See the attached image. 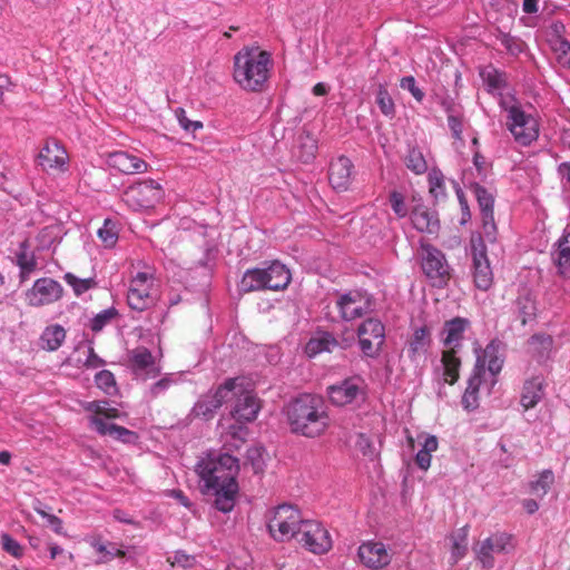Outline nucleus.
<instances>
[{
	"instance_id": "nucleus-1",
	"label": "nucleus",
	"mask_w": 570,
	"mask_h": 570,
	"mask_svg": "<svg viewBox=\"0 0 570 570\" xmlns=\"http://www.w3.org/2000/svg\"><path fill=\"white\" fill-rule=\"evenodd\" d=\"M286 415L291 431L305 438H318L331 425L323 400L312 394H303L291 402Z\"/></svg>"
},
{
	"instance_id": "nucleus-2",
	"label": "nucleus",
	"mask_w": 570,
	"mask_h": 570,
	"mask_svg": "<svg viewBox=\"0 0 570 570\" xmlns=\"http://www.w3.org/2000/svg\"><path fill=\"white\" fill-rule=\"evenodd\" d=\"M273 60L257 46H245L233 58V79L245 91L259 92L268 81Z\"/></svg>"
},
{
	"instance_id": "nucleus-3",
	"label": "nucleus",
	"mask_w": 570,
	"mask_h": 570,
	"mask_svg": "<svg viewBox=\"0 0 570 570\" xmlns=\"http://www.w3.org/2000/svg\"><path fill=\"white\" fill-rule=\"evenodd\" d=\"M238 460L230 454H209L199 460L196 472L203 482V493L223 488L229 483H237Z\"/></svg>"
},
{
	"instance_id": "nucleus-4",
	"label": "nucleus",
	"mask_w": 570,
	"mask_h": 570,
	"mask_svg": "<svg viewBox=\"0 0 570 570\" xmlns=\"http://www.w3.org/2000/svg\"><path fill=\"white\" fill-rule=\"evenodd\" d=\"M500 106L507 111V127L515 141L528 146L539 137L538 120L527 114L513 96L500 98Z\"/></svg>"
},
{
	"instance_id": "nucleus-5",
	"label": "nucleus",
	"mask_w": 570,
	"mask_h": 570,
	"mask_svg": "<svg viewBox=\"0 0 570 570\" xmlns=\"http://www.w3.org/2000/svg\"><path fill=\"white\" fill-rule=\"evenodd\" d=\"M291 273L285 265L273 262L267 268H253L245 272L240 288L249 293L255 291H281L291 283Z\"/></svg>"
},
{
	"instance_id": "nucleus-6",
	"label": "nucleus",
	"mask_w": 570,
	"mask_h": 570,
	"mask_svg": "<svg viewBox=\"0 0 570 570\" xmlns=\"http://www.w3.org/2000/svg\"><path fill=\"white\" fill-rule=\"evenodd\" d=\"M108 405L107 401H91L83 404V410L92 413L90 424L100 435H108L125 443L134 442L137 439L135 432L105 421V419L112 420L120 416L118 409L109 407Z\"/></svg>"
},
{
	"instance_id": "nucleus-7",
	"label": "nucleus",
	"mask_w": 570,
	"mask_h": 570,
	"mask_svg": "<svg viewBox=\"0 0 570 570\" xmlns=\"http://www.w3.org/2000/svg\"><path fill=\"white\" fill-rule=\"evenodd\" d=\"M164 197L161 185L153 179L137 181L129 186L122 200L132 212L151 210Z\"/></svg>"
},
{
	"instance_id": "nucleus-8",
	"label": "nucleus",
	"mask_w": 570,
	"mask_h": 570,
	"mask_svg": "<svg viewBox=\"0 0 570 570\" xmlns=\"http://www.w3.org/2000/svg\"><path fill=\"white\" fill-rule=\"evenodd\" d=\"M303 522L301 512L296 508L282 504L274 510L267 528L274 540L285 542L297 537Z\"/></svg>"
},
{
	"instance_id": "nucleus-9",
	"label": "nucleus",
	"mask_w": 570,
	"mask_h": 570,
	"mask_svg": "<svg viewBox=\"0 0 570 570\" xmlns=\"http://www.w3.org/2000/svg\"><path fill=\"white\" fill-rule=\"evenodd\" d=\"M513 550V537L507 532H495L480 541L474 548V553L484 569H492L495 564V554H508Z\"/></svg>"
},
{
	"instance_id": "nucleus-10",
	"label": "nucleus",
	"mask_w": 570,
	"mask_h": 570,
	"mask_svg": "<svg viewBox=\"0 0 570 570\" xmlns=\"http://www.w3.org/2000/svg\"><path fill=\"white\" fill-rule=\"evenodd\" d=\"M422 269L431 284L439 288L445 287L451 278L444 254L431 245H422Z\"/></svg>"
},
{
	"instance_id": "nucleus-11",
	"label": "nucleus",
	"mask_w": 570,
	"mask_h": 570,
	"mask_svg": "<svg viewBox=\"0 0 570 570\" xmlns=\"http://www.w3.org/2000/svg\"><path fill=\"white\" fill-rule=\"evenodd\" d=\"M472 276L476 288L489 291L493 285V272L481 236L471 238Z\"/></svg>"
},
{
	"instance_id": "nucleus-12",
	"label": "nucleus",
	"mask_w": 570,
	"mask_h": 570,
	"mask_svg": "<svg viewBox=\"0 0 570 570\" xmlns=\"http://www.w3.org/2000/svg\"><path fill=\"white\" fill-rule=\"evenodd\" d=\"M154 277L146 272L137 273L130 281L127 302L131 309L142 312L151 307L156 298L153 293Z\"/></svg>"
},
{
	"instance_id": "nucleus-13",
	"label": "nucleus",
	"mask_w": 570,
	"mask_h": 570,
	"mask_svg": "<svg viewBox=\"0 0 570 570\" xmlns=\"http://www.w3.org/2000/svg\"><path fill=\"white\" fill-rule=\"evenodd\" d=\"M295 539L306 550L315 554L326 553L332 548V539L328 531L314 520H304Z\"/></svg>"
},
{
	"instance_id": "nucleus-14",
	"label": "nucleus",
	"mask_w": 570,
	"mask_h": 570,
	"mask_svg": "<svg viewBox=\"0 0 570 570\" xmlns=\"http://www.w3.org/2000/svg\"><path fill=\"white\" fill-rule=\"evenodd\" d=\"M357 336L362 353L367 357H376L384 344V325L377 318H367L358 326Z\"/></svg>"
},
{
	"instance_id": "nucleus-15",
	"label": "nucleus",
	"mask_w": 570,
	"mask_h": 570,
	"mask_svg": "<svg viewBox=\"0 0 570 570\" xmlns=\"http://www.w3.org/2000/svg\"><path fill=\"white\" fill-rule=\"evenodd\" d=\"M336 307L343 320L353 321L372 312L373 299L367 293L350 291L338 296Z\"/></svg>"
},
{
	"instance_id": "nucleus-16",
	"label": "nucleus",
	"mask_w": 570,
	"mask_h": 570,
	"mask_svg": "<svg viewBox=\"0 0 570 570\" xmlns=\"http://www.w3.org/2000/svg\"><path fill=\"white\" fill-rule=\"evenodd\" d=\"M62 295L63 288L60 283L50 277H42L26 292V302L29 306L41 307L58 302Z\"/></svg>"
},
{
	"instance_id": "nucleus-17",
	"label": "nucleus",
	"mask_w": 570,
	"mask_h": 570,
	"mask_svg": "<svg viewBox=\"0 0 570 570\" xmlns=\"http://www.w3.org/2000/svg\"><path fill=\"white\" fill-rule=\"evenodd\" d=\"M493 386L494 385H490L489 383L484 360H476L462 396L464 407L468 410L475 409L479 405L480 392L485 390V392L490 394Z\"/></svg>"
},
{
	"instance_id": "nucleus-18",
	"label": "nucleus",
	"mask_w": 570,
	"mask_h": 570,
	"mask_svg": "<svg viewBox=\"0 0 570 570\" xmlns=\"http://www.w3.org/2000/svg\"><path fill=\"white\" fill-rule=\"evenodd\" d=\"M357 557L360 562L371 570L384 569L392 561L391 551L379 541L363 542L357 549Z\"/></svg>"
},
{
	"instance_id": "nucleus-19",
	"label": "nucleus",
	"mask_w": 570,
	"mask_h": 570,
	"mask_svg": "<svg viewBox=\"0 0 570 570\" xmlns=\"http://www.w3.org/2000/svg\"><path fill=\"white\" fill-rule=\"evenodd\" d=\"M68 154L55 139L46 141L39 154V165L48 173L63 171L67 168Z\"/></svg>"
},
{
	"instance_id": "nucleus-20",
	"label": "nucleus",
	"mask_w": 570,
	"mask_h": 570,
	"mask_svg": "<svg viewBox=\"0 0 570 570\" xmlns=\"http://www.w3.org/2000/svg\"><path fill=\"white\" fill-rule=\"evenodd\" d=\"M106 164L125 175L144 174L149 169V165L144 159L122 150L108 153Z\"/></svg>"
},
{
	"instance_id": "nucleus-21",
	"label": "nucleus",
	"mask_w": 570,
	"mask_h": 570,
	"mask_svg": "<svg viewBox=\"0 0 570 570\" xmlns=\"http://www.w3.org/2000/svg\"><path fill=\"white\" fill-rule=\"evenodd\" d=\"M365 393L361 384L354 379H347L336 385L327 387V396L333 405L345 406L358 397H364Z\"/></svg>"
},
{
	"instance_id": "nucleus-22",
	"label": "nucleus",
	"mask_w": 570,
	"mask_h": 570,
	"mask_svg": "<svg viewBox=\"0 0 570 570\" xmlns=\"http://www.w3.org/2000/svg\"><path fill=\"white\" fill-rule=\"evenodd\" d=\"M354 165L345 156L333 159L328 167V181L333 189L345 191L348 189L353 179Z\"/></svg>"
},
{
	"instance_id": "nucleus-23",
	"label": "nucleus",
	"mask_w": 570,
	"mask_h": 570,
	"mask_svg": "<svg viewBox=\"0 0 570 570\" xmlns=\"http://www.w3.org/2000/svg\"><path fill=\"white\" fill-rule=\"evenodd\" d=\"M476 360H484V367L489 376L490 385H495L498 382L497 376L502 370L503 358L500 355V343L491 341L481 354L476 356Z\"/></svg>"
},
{
	"instance_id": "nucleus-24",
	"label": "nucleus",
	"mask_w": 570,
	"mask_h": 570,
	"mask_svg": "<svg viewBox=\"0 0 570 570\" xmlns=\"http://www.w3.org/2000/svg\"><path fill=\"white\" fill-rule=\"evenodd\" d=\"M261 410L259 401L250 393H243L236 401L232 411L233 417L240 423L252 422Z\"/></svg>"
},
{
	"instance_id": "nucleus-25",
	"label": "nucleus",
	"mask_w": 570,
	"mask_h": 570,
	"mask_svg": "<svg viewBox=\"0 0 570 570\" xmlns=\"http://www.w3.org/2000/svg\"><path fill=\"white\" fill-rule=\"evenodd\" d=\"M514 305L522 325H525L527 323L533 321L537 317V299L534 294L530 289L522 288L519 292Z\"/></svg>"
},
{
	"instance_id": "nucleus-26",
	"label": "nucleus",
	"mask_w": 570,
	"mask_h": 570,
	"mask_svg": "<svg viewBox=\"0 0 570 570\" xmlns=\"http://www.w3.org/2000/svg\"><path fill=\"white\" fill-rule=\"evenodd\" d=\"M470 322L463 317H454L444 323L443 344L446 348H455L456 351L461 346V342L464 336L465 330L469 327Z\"/></svg>"
},
{
	"instance_id": "nucleus-27",
	"label": "nucleus",
	"mask_w": 570,
	"mask_h": 570,
	"mask_svg": "<svg viewBox=\"0 0 570 570\" xmlns=\"http://www.w3.org/2000/svg\"><path fill=\"white\" fill-rule=\"evenodd\" d=\"M543 380L539 376L524 382L520 403L524 410L533 409L543 397Z\"/></svg>"
},
{
	"instance_id": "nucleus-28",
	"label": "nucleus",
	"mask_w": 570,
	"mask_h": 570,
	"mask_svg": "<svg viewBox=\"0 0 570 570\" xmlns=\"http://www.w3.org/2000/svg\"><path fill=\"white\" fill-rule=\"evenodd\" d=\"M450 550V564H456L468 552V530L461 528L446 537Z\"/></svg>"
},
{
	"instance_id": "nucleus-29",
	"label": "nucleus",
	"mask_w": 570,
	"mask_h": 570,
	"mask_svg": "<svg viewBox=\"0 0 570 570\" xmlns=\"http://www.w3.org/2000/svg\"><path fill=\"white\" fill-rule=\"evenodd\" d=\"M558 272L563 277H570V233L564 234L552 254Z\"/></svg>"
},
{
	"instance_id": "nucleus-30",
	"label": "nucleus",
	"mask_w": 570,
	"mask_h": 570,
	"mask_svg": "<svg viewBox=\"0 0 570 570\" xmlns=\"http://www.w3.org/2000/svg\"><path fill=\"white\" fill-rule=\"evenodd\" d=\"M458 351L453 347L445 348L442 353V365L444 381L450 385L458 382L460 377L461 360L456 356Z\"/></svg>"
},
{
	"instance_id": "nucleus-31",
	"label": "nucleus",
	"mask_w": 570,
	"mask_h": 570,
	"mask_svg": "<svg viewBox=\"0 0 570 570\" xmlns=\"http://www.w3.org/2000/svg\"><path fill=\"white\" fill-rule=\"evenodd\" d=\"M237 492L238 483H229L227 485H223V488L212 490L209 493H213L216 497L215 507L217 510L222 512H229L235 505Z\"/></svg>"
},
{
	"instance_id": "nucleus-32",
	"label": "nucleus",
	"mask_w": 570,
	"mask_h": 570,
	"mask_svg": "<svg viewBox=\"0 0 570 570\" xmlns=\"http://www.w3.org/2000/svg\"><path fill=\"white\" fill-rule=\"evenodd\" d=\"M431 344L430 331L423 326L416 328L409 341L407 352L410 357L414 358L426 353Z\"/></svg>"
},
{
	"instance_id": "nucleus-33",
	"label": "nucleus",
	"mask_w": 570,
	"mask_h": 570,
	"mask_svg": "<svg viewBox=\"0 0 570 570\" xmlns=\"http://www.w3.org/2000/svg\"><path fill=\"white\" fill-rule=\"evenodd\" d=\"M129 362H130L132 370L136 373L144 372V371L147 372V371L154 368V363H155L151 352L144 346H138V347L134 348L132 351H130Z\"/></svg>"
},
{
	"instance_id": "nucleus-34",
	"label": "nucleus",
	"mask_w": 570,
	"mask_h": 570,
	"mask_svg": "<svg viewBox=\"0 0 570 570\" xmlns=\"http://www.w3.org/2000/svg\"><path fill=\"white\" fill-rule=\"evenodd\" d=\"M28 248L29 243L26 239L20 244V249L17 253V265L20 268V277L22 281L27 279L28 276L37 268L35 254L28 252Z\"/></svg>"
},
{
	"instance_id": "nucleus-35",
	"label": "nucleus",
	"mask_w": 570,
	"mask_h": 570,
	"mask_svg": "<svg viewBox=\"0 0 570 570\" xmlns=\"http://www.w3.org/2000/svg\"><path fill=\"white\" fill-rule=\"evenodd\" d=\"M120 224L117 219L107 217L102 226L98 229L97 235L107 248H112L118 240Z\"/></svg>"
},
{
	"instance_id": "nucleus-36",
	"label": "nucleus",
	"mask_w": 570,
	"mask_h": 570,
	"mask_svg": "<svg viewBox=\"0 0 570 570\" xmlns=\"http://www.w3.org/2000/svg\"><path fill=\"white\" fill-rule=\"evenodd\" d=\"M337 345L336 340L328 333H324L321 336L312 337L306 346L305 353L309 357H314L323 352H332V350Z\"/></svg>"
},
{
	"instance_id": "nucleus-37",
	"label": "nucleus",
	"mask_w": 570,
	"mask_h": 570,
	"mask_svg": "<svg viewBox=\"0 0 570 570\" xmlns=\"http://www.w3.org/2000/svg\"><path fill=\"white\" fill-rule=\"evenodd\" d=\"M530 352L538 360L547 358L553 347V338L547 334H534L528 341Z\"/></svg>"
},
{
	"instance_id": "nucleus-38",
	"label": "nucleus",
	"mask_w": 570,
	"mask_h": 570,
	"mask_svg": "<svg viewBox=\"0 0 570 570\" xmlns=\"http://www.w3.org/2000/svg\"><path fill=\"white\" fill-rule=\"evenodd\" d=\"M481 77L491 92L499 91L500 97H504L501 90L505 87V76L492 67L481 71ZM508 95H505L507 97Z\"/></svg>"
},
{
	"instance_id": "nucleus-39",
	"label": "nucleus",
	"mask_w": 570,
	"mask_h": 570,
	"mask_svg": "<svg viewBox=\"0 0 570 570\" xmlns=\"http://www.w3.org/2000/svg\"><path fill=\"white\" fill-rule=\"evenodd\" d=\"M65 338L66 331L60 325L48 326L41 335V340L46 344L47 350L49 351L58 350L61 346Z\"/></svg>"
},
{
	"instance_id": "nucleus-40",
	"label": "nucleus",
	"mask_w": 570,
	"mask_h": 570,
	"mask_svg": "<svg viewBox=\"0 0 570 570\" xmlns=\"http://www.w3.org/2000/svg\"><path fill=\"white\" fill-rule=\"evenodd\" d=\"M554 482V474L551 470H543L535 481L530 483V490L538 497H544Z\"/></svg>"
},
{
	"instance_id": "nucleus-41",
	"label": "nucleus",
	"mask_w": 570,
	"mask_h": 570,
	"mask_svg": "<svg viewBox=\"0 0 570 570\" xmlns=\"http://www.w3.org/2000/svg\"><path fill=\"white\" fill-rule=\"evenodd\" d=\"M316 140L309 135H302L298 138V157L303 163H309L316 154Z\"/></svg>"
},
{
	"instance_id": "nucleus-42",
	"label": "nucleus",
	"mask_w": 570,
	"mask_h": 570,
	"mask_svg": "<svg viewBox=\"0 0 570 570\" xmlns=\"http://www.w3.org/2000/svg\"><path fill=\"white\" fill-rule=\"evenodd\" d=\"M430 194L435 200H440L445 196L444 177L438 169H432L428 176Z\"/></svg>"
},
{
	"instance_id": "nucleus-43",
	"label": "nucleus",
	"mask_w": 570,
	"mask_h": 570,
	"mask_svg": "<svg viewBox=\"0 0 570 570\" xmlns=\"http://www.w3.org/2000/svg\"><path fill=\"white\" fill-rule=\"evenodd\" d=\"M413 226L428 234H435L440 228L438 216H411Z\"/></svg>"
},
{
	"instance_id": "nucleus-44",
	"label": "nucleus",
	"mask_w": 570,
	"mask_h": 570,
	"mask_svg": "<svg viewBox=\"0 0 570 570\" xmlns=\"http://www.w3.org/2000/svg\"><path fill=\"white\" fill-rule=\"evenodd\" d=\"M63 278L67 284L72 287L77 296H80L96 286V281L94 278H78L72 273H67Z\"/></svg>"
},
{
	"instance_id": "nucleus-45",
	"label": "nucleus",
	"mask_w": 570,
	"mask_h": 570,
	"mask_svg": "<svg viewBox=\"0 0 570 570\" xmlns=\"http://www.w3.org/2000/svg\"><path fill=\"white\" fill-rule=\"evenodd\" d=\"M406 166L410 170L416 175H421L426 171L428 164L423 154L415 148H412L406 156Z\"/></svg>"
},
{
	"instance_id": "nucleus-46",
	"label": "nucleus",
	"mask_w": 570,
	"mask_h": 570,
	"mask_svg": "<svg viewBox=\"0 0 570 570\" xmlns=\"http://www.w3.org/2000/svg\"><path fill=\"white\" fill-rule=\"evenodd\" d=\"M473 194L479 203L481 212L489 214L493 212V195L480 185L473 186Z\"/></svg>"
},
{
	"instance_id": "nucleus-47",
	"label": "nucleus",
	"mask_w": 570,
	"mask_h": 570,
	"mask_svg": "<svg viewBox=\"0 0 570 570\" xmlns=\"http://www.w3.org/2000/svg\"><path fill=\"white\" fill-rule=\"evenodd\" d=\"M236 384L235 379H228L223 385L218 386V389L210 393V396L214 399V407H220L224 402L227 400L229 394L234 391Z\"/></svg>"
},
{
	"instance_id": "nucleus-48",
	"label": "nucleus",
	"mask_w": 570,
	"mask_h": 570,
	"mask_svg": "<svg viewBox=\"0 0 570 570\" xmlns=\"http://www.w3.org/2000/svg\"><path fill=\"white\" fill-rule=\"evenodd\" d=\"M212 401H214V399L210 396V393H207L204 396H202V399L194 406V410H193L194 413L197 416H202L204 419L212 417L214 415L215 411L218 409V407L212 406V404L213 405L215 404Z\"/></svg>"
},
{
	"instance_id": "nucleus-49",
	"label": "nucleus",
	"mask_w": 570,
	"mask_h": 570,
	"mask_svg": "<svg viewBox=\"0 0 570 570\" xmlns=\"http://www.w3.org/2000/svg\"><path fill=\"white\" fill-rule=\"evenodd\" d=\"M376 104L379 105L382 114H384L386 117L392 118L395 114V107L393 99L391 98L387 90L383 87L379 88L377 95H376Z\"/></svg>"
},
{
	"instance_id": "nucleus-50",
	"label": "nucleus",
	"mask_w": 570,
	"mask_h": 570,
	"mask_svg": "<svg viewBox=\"0 0 570 570\" xmlns=\"http://www.w3.org/2000/svg\"><path fill=\"white\" fill-rule=\"evenodd\" d=\"M566 27L560 21L552 22L546 30L547 41L551 47L564 41Z\"/></svg>"
},
{
	"instance_id": "nucleus-51",
	"label": "nucleus",
	"mask_w": 570,
	"mask_h": 570,
	"mask_svg": "<svg viewBox=\"0 0 570 570\" xmlns=\"http://www.w3.org/2000/svg\"><path fill=\"white\" fill-rule=\"evenodd\" d=\"M117 315L115 308H107L97 314L91 321V330L94 332H100L112 318Z\"/></svg>"
},
{
	"instance_id": "nucleus-52",
	"label": "nucleus",
	"mask_w": 570,
	"mask_h": 570,
	"mask_svg": "<svg viewBox=\"0 0 570 570\" xmlns=\"http://www.w3.org/2000/svg\"><path fill=\"white\" fill-rule=\"evenodd\" d=\"M552 52L556 56L558 62L570 69V42L564 40L553 47H551Z\"/></svg>"
},
{
	"instance_id": "nucleus-53",
	"label": "nucleus",
	"mask_w": 570,
	"mask_h": 570,
	"mask_svg": "<svg viewBox=\"0 0 570 570\" xmlns=\"http://www.w3.org/2000/svg\"><path fill=\"white\" fill-rule=\"evenodd\" d=\"M2 548L6 552L13 556L14 558H19L23 553V549L20 543L14 540L11 535L4 533L1 535Z\"/></svg>"
},
{
	"instance_id": "nucleus-54",
	"label": "nucleus",
	"mask_w": 570,
	"mask_h": 570,
	"mask_svg": "<svg viewBox=\"0 0 570 570\" xmlns=\"http://www.w3.org/2000/svg\"><path fill=\"white\" fill-rule=\"evenodd\" d=\"M95 382L99 389L106 393L110 392V389L115 386V377L110 371L104 370L96 374Z\"/></svg>"
},
{
	"instance_id": "nucleus-55",
	"label": "nucleus",
	"mask_w": 570,
	"mask_h": 570,
	"mask_svg": "<svg viewBox=\"0 0 570 570\" xmlns=\"http://www.w3.org/2000/svg\"><path fill=\"white\" fill-rule=\"evenodd\" d=\"M400 87L411 92V95L417 101H422L424 92L416 86V81L413 76H407L401 79Z\"/></svg>"
},
{
	"instance_id": "nucleus-56",
	"label": "nucleus",
	"mask_w": 570,
	"mask_h": 570,
	"mask_svg": "<svg viewBox=\"0 0 570 570\" xmlns=\"http://www.w3.org/2000/svg\"><path fill=\"white\" fill-rule=\"evenodd\" d=\"M177 120L179 125L186 130V131H196L200 128H203V122L198 120H189L186 116V111L183 108H178L175 111Z\"/></svg>"
},
{
	"instance_id": "nucleus-57",
	"label": "nucleus",
	"mask_w": 570,
	"mask_h": 570,
	"mask_svg": "<svg viewBox=\"0 0 570 570\" xmlns=\"http://www.w3.org/2000/svg\"><path fill=\"white\" fill-rule=\"evenodd\" d=\"M94 548L99 553V559L97 560V563H106L114 559L115 556L117 557H124L125 552L122 550H116V552H112L108 550L107 546L100 542L94 543Z\"/></svg>"
},
{
	"instance_id": "nucleus-58",
	"label": "nucleus",
	"mask_w": 570,
	"mask_h": 570,
	"mask_svg": "<svg viewBox=\"0 0 570 570\" xmlns=\"http://www.w3.org/2000/svg\"><path fill=\"white\" fill-rule=\"evenodd\" d=\"M482 235L485 237L488 242H495L497 224L494 222V216H484L482 224Z\"/></svg>"
},
{
	"instance_id": "nucleus-59",
	"label": "nucleus",
	"mask_w": 570,
	"mask_h": 570,
	"mask_svg": "<svg viewBox=\"0 0 570 570\" xmlns=\"http://www.w3.org/2000/svg\"><path fill=\"white\" fill-rule=\"evenodd\" d=\"M247 458L252 461L253 470L255 473H262L264 471V461L262 459V449L253 448L247 452Z\"/></svg>"
},
{
	"instance_id": "nucleus-60",
	"label": "nucleus",
	"mask_w": 570,
	"mask_h": 570,
	"mask_svg": "<svg viewBox=\"0 0 570 570\" xmlns=\"http://www.w3.org/2000/svg\"><path fill=\"white\" fill-rule=\"evenodd\" d=\"M196 562L194 556L187 554L185 551H176L173 557V564L180 566L183 568H191Z\"/></svg>"
},
{
	"instance_id": "nucleus-61",
	"label": "nucleus",
	"mask_w": 570,
	"mask_h": 570,
	"mask_svg": "<svg viewBox=\"0 0 570 570\" xmlns=\"http://www.w3.org/2000/svg\"><path fill=\"white\" fill-rule=\"evenodd\" d=\"M36 512L41 515L42 518H46L49 525L52 527L53 531L58 534H62V530H63V527H62V521L61 519H59L58 517L53 515V514H50V513H47L45 510L40 509V508H36L35 509Z\"/></svg>"
},
{
	"instance_id": "nucleus-62",
	"label": "nucleus",
	"mask_w": 570,
	"mask_h": 570,
	"mask_svg": "<svg viewBox=\"0 0 570 570\" xmlns=\"http://www.w3.org/2000/svg\"><path fill=\"white\" fill-rule=\"evenodd\" d=\"M431 453L420 450L415 456V463L420 469L426 471L431 465Z\"/></svg>"
},
{
	"instance_id": "nucleus-63",
	"label": "nucleus",
	"mask_w": 570,
	"mask_h": 570,
	"mask_svg": "<svg viewBox=\"0 0 570 570\" xmlns=\"http://www.w3.org/2000/svg\"><path fill=\"white\" fill-rule=\"evenodd\" d=\"M227 435H230L234 440L244 442L245 436L247 435V429L242 425L233 424L229 428Z\"/></svg>"
},
{
	"instance_id": "nucleus-64",
	"label": "nucleus",
	"mask_w": 570,
	"mask_h": 570,
	"mask_svg": "<svg viewBox=\"0 0 570 570\" xmlns=\"http://www.w3.org/2000/svg\"><path fill=\"white\" fill-rule=\"evenodd\" d=\"M503 45L512 55L521 52L523 47L522 42L510 37H504Z\"/></svg>"
}]
</instances>
